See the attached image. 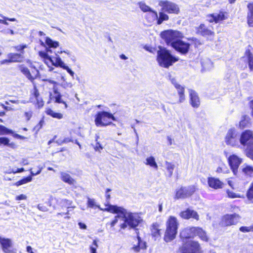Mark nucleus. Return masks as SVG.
<instances>
[{
  "label": "nucleus",
  "instance_id": "nucleus-1",
  "mask_svg": "<svg viewBox=\"0 0 253 253\" xmlns=\"http://www.w3.org/2000/svg\"><path fill=\"white\" fill-rule=\"evenodd\" d=\"M106 206L105 211L113 213L122 214L123 223L120 225L121 229H125L127 227L135 229L142 221L138 213L128 212L123 207L116 205H106Z\"/></svg>",
  "mask_w": 253,
  "mask_h": 253
},
{
  "label": "nucleus",
  "instance_id": "nucleus-2",
  "mask_svg": "<svg viewBox=\"0 0 253 253\" xmlns=\"http://www.w3.org/2000/svg\"><path fill=\"white\" fill-rule=\"evenodd\" d=\"M45 43L48 46V48L46 49V52H39V55L44 59V63L48 67L50 65L55 66L54 61L57 57H60L57 53H55L54 56L51 55L50 54L52 53V50L50 48H56L58 47L59 46V42L56 41H53L50 38L46 37Z\"/></svg>",
  "mask_w": 253,
  "mask_h": 253
},
{
  "label": "nucleus",
  "instance_id": "nucleus-3",
  "mask_svg": "<svg viewBox=\"0 0 253 253\" xmlns=\"http://www.w3.org/2000/svg\"><path fill=\"white\" fill-rule=\"evenodd\" d=\"M159 48L157 51V60L160 66L168 68L178 60L177 57L173 56L166 48L162 47Z\"/></svg>",
  "mask_w": 253,
  "mask_h": 253
},
{
  "label": "nucleus",
  "instance_id": "nucleus-4",
  "mask_svg": "<svg viewBox=\"0 0 253 253\" xmlns=\"http://www.w3.org/2000/svg\"><path fill=\"white\" fill-rule=\"evenodd\" d=\"M178 225L177 218L174 216H170L166 222V230L164 237L166 242H171L175 238Z\"/></svg>",
  "mask_w": 253,
  "mask_h": 253
},
{
  "label": "nucleus",
  "instance_id": "nucleus-5",
  "mask_svg": "<svg viewBox=\"0 0 253 253\" xmlns=\"http://www.w3.org/2000/svg\"><path fill=\"white\" fill-rule=\"evenodd\" d=\"M179 250L180 253H202L200 244L193 240H183Z\"/></svg>",
  "mask_w": 253,
  "mask_h": 253
},
{
  "label": "nucleus",
  "instance_id": "nucleus-6",
  "mask_svg": "<svg viewBox=\"0 0 253 253\" xmlns=\"http://www.w3.org/2000/svg\"><path fill=\"white\" fill-rule=\"evenodd\" d=\"M113 115L107 112H99L95 116V123L97 126H106L112 123V121H115Z\"/></svg>",
  "mask_w": 253,
  "mask_h": 253
},
{
  "label": "nucleus",
  "instance_id": "nucleus-7",
  "mask_svg": "<svg viewBox=\"0 0 253 253\" xmlns=\"http://www.w3.org/2000/svg\"><path fill=\"white\" fill-rule=\"evenodd\" d=\"M162 38L165 40L168 45L172 47V43L179 40L183 37L182 34L178 31L167 30L162 32Z\"/></svg>",
  "mask_w": 253,
  "mask_h": 253
},
{
  "label": "nucleus",
  "instance_id": "nucleus-8",
  "mask_svg": "<svg viewBox=\"0 0 253 253\" xmlns=\"http://www.w3.org/2000/svg\"><path fill=\"white\" fill-rule=\"evenodd\" d=\"M225 142L228 145L239 147L240 146V134L234 128L229 129L225 137Z\"/></svg>",
  "mask_w": 253,
  "mask_h": 253
},
{
  "label": "nucleus",
  "instance_id": "nucleus-9",
  "mask_svg": "<svg viewBox=\"0 0 253 253\" xmlns=\"http://www.w3.org/2000/svg\"><path fill=\"white\" fill-rule=\"evenodd\" d=\"M195 187L193 185H190L186 187H181L177 190L175 194V198L185 199L190 197L195 191Z\"/></svg>",
  "mask_w": 253,
  "mask_h": 253
},
{
  "label": "nucleus",
  "instance_id": "nucleus-10",
  "mask_svg": "<svg viewBox=\"0 0 253 253\" xmlns=\"http://www.w3.org/2000/svg\"><path fill=\"white\" fill-rule=\"evenodd\" d=\"M159 5L162 7V11L169 13L177 14L179 11L178 5L168 0H160Z\"/></svg>",
  "mask_w": 253,
  "mask_h": 253
},
{
  "label": "nucleus",
  "instance_id": "nucleus-11",
  "mask_svg": "<svg viewBox=\"0 0 253 253\" xmlns=\"http://www.w3.org/2000/svg\"><path fill=\"white\" fill-rule=\"evenodd\" d=\"M240 144L244 146L253 144V133L250 130H246L240 134Z\"/></svg>",
  "mask_w": 253,
  "mask_h": 253
},
{
  "label": "nucleus",
  "instance_id": "nucleus-12",
  "mask_svg": "<svg viewBox=\"0 0 253 253\" xmlns=\"http://www.w3.org/2000/svg\"><path fill=\"white\" fill-rule=\"evenodd\" d=\"M240 219V216L236 213L226 214L222 218V224L225 226L236 224Z\"/></svg>",
  "mask_w": 253,
  "mask_h": 253
},
{
  "label": "nucleus",
  "instance_id": "nucleus-13",
  "mask_svg": "<svg viewBox=\"0 0 253 253\" xmlns=\"http://www.w3.org/2000/svg\"><path fill=\"white\" fill-rule=\"evenodd\" d=\"M197 227H187L183 229L180 233V236L182 241H188L190 238H193L196 236Z\"/></svg>",
  "mask_w": 253,
  "mask_h": 253
},
{
  "label": "nucleus",
  "instance_id": "nucleus-14",
  "mask_svg": "<svg viewBox=\"0 0 253 253\" xmlns=\"http://www.w3.org/2000/svg\"><path fill=\"white\" fill-rule=\"evenodd\" d=\"M190 44L181 40L177 41L172 43V47L176 50L182 54L186 53L189 49Z\"/></svg>",
  "mask_w": 253,
  "mask_h": 253
},
{
  "label": "nucleus",
  "instance_id": "nucleus-15",
  "mask_svg": "<svg viewBox=\"0 0 253 253\" xmlns=\"http://www.w3.org/2000/svg\"><path fill=\"white\" fill-rule=\"evenodd\" d=\"M228 162L233 172L236 175L242 160L236 155H232L228 158Z\"/></svg>",
  "mask_w": 253,
  "mask_h": 253
},
{
  "label": "nucleus",
  "instance_id": "nucleus-16",
  "mask_svg": "<svg viewBox=\"0 0 253 253\" xmlns=\"http://www.w3.org/2000/svg\"><path fill=\"white\" fill-rule=\"evenodd\" d=\"M0 245L2 251L4 253H12V241L8 238L0 237Z\"/></svg>",
  "mask_w": 253,
  "mask_h": 253
},
{
  "label": "nucleus",
  "instance_id": "nucleus-17",
  "mask_svg": "<svg viewBox=\"0 0 253 253\" xmlns=\"http://www.w3.org/2000/svg\"><path fill=\"white\" fill-rule=\"evenodd\" d=\"M198 33L210 40H213L214 37V33L203 24H201L198 28Z\"/></svg>",
  "mask_w": 253,
  "mask_h": 253
},
{
  "label": "nucleus",
  "instance_id": "nucleus-18",
  "mask_svg": "<svg viewBox=\"0 0 253 253\" xmlns=\"http://www.w3.org/2000/svg\"><path fill=\"white\" fill-rule=\"evenodd\" d=\"M208 184L210 187L214 189L222 188L224 185L223 183L218 178L214 177H208Z\"/></svg>",
  "mask_w": 253,
  "mask_h": 253
},
{
  "label": "nucleus",
  "instance_id": "nucleus-19",
  "mask_svg": "<svg viewBox=\"0 0 253 253\" xmlns=\"http://www.w3.org/2000/svg\"><path fill=\"white\" fill-rule=\"evenodd\" d=\"M180 216L184 219L194 218L197 220H199V215L197 212L192 210L187 209L185 211L180 212Z\"/></svg>",
  "mask_w": 253,
  "mask_h": 253
},
{
  "label": "nucleus",
  "instance_id": "nucleus-20",
  "mask_svg": "<svg viewBox=\"0 0 253 253\" xmlns=\"http://www.w3.org/2000/svg\"><path fill=\"white\" fill-rule=\"evenodd\" d=\"M208 20L210 22H214L217 23L225 19L224 13L223 12H220L218 13H215L207 16Z\"/></svg>",
  "mask_w": 253,
  "mask_h": 253
},
{
  "label": "nucleus",
  "instance_id": "nucleus-21",
  "mask_svg": "<svg viewBox=\"0 0 253 253\" xmlns=\"http://www.w3.org/2000/svg\"><path fill=\"white\" fill-rule=\"evenodd\" d=\"M60 177L61 180L70 185H74L76 183V180L66 171H60Z\"/></svg>",
  "mask_w": 253,
  "mask_h": 253
},
{
  "label": "nucleus",
  "instance_id": "nucleus-22",
  "mask_svg": "<svg viewBox=\"0 0 253 253\" xmlns=\"http://www.w3.org/2000/svg\"><path fill=\"white\" fill-rule=\"evenodd\" d=\"M191 104L192 107L197 108L200 105V99L197 93L192 89L189 90Z\"/></svg>",
  "mask_w": 253,
  "mask_h": 253
},
{
  "label": "nucleus",
  "instance_id": "nucleus-23",
  "mask_svg": "<svg viewBox=\"0 0 253 253\" xmlns=\"http://www.w3.org/2000/svg\"><path fill=\"white\" fill-rule=\"evenodd\" d=\"M137 234V245H134L132 247V250L138 253L140 249H145L146 248V243L143 242L138 235V233L136 231Z\"/></svg>",
  "mask_w": 253,
  "mask_h": 253
},
{
  "label": "nucleus",
  "instance_id": "nucleus-24",
  "mask_svg": "<svg viewBox=\"0 0 253 253\" xmlns=\"http://www.w3.org/2000/svg\"><path fill=\"white\" fill-rule=\"evenodd\" d=\"M55 66L60 67L65 70L74 78V72L62 61L61 58L57 57L54 61Z\"/></svg>",
  "mask_w": 253,
  "mask_h": 253
},
{
  "label": "nucleus",
  "instance_id": "nucleus-25",
  "mask_svg": "<svg viewBox=\"0 0 253 253\" xmlns=\"http://www.w3.org/2000/svg\"><path fill=\"white\" fill-rule=\"evenodd\" d=\"M151 234L154 240H156L161 237L160 229H159V225L158 223H155L153 224L151 228Z\"/></svg>",
  "mask_w": 253,
  "mask_h": 253
},
{
  "label": "nucleus",
  "instance_id": "nucleus-26",
  "mask_svg": "<svg viewBox=\"0 0 253 253\" xmlns=\"http://www.w3.org/2000/svg\"><path fill=\"white\" fill-rule=\"evenodd\" d=\"M7 57L9 58L10 63L21 62L23 58V56L21 54L13 53L8 54Z\"/></svg>",
  "mask_w": 253,
  "mask_h": 253
},
{
  "label": "nucleus",
  "instance_id": "nucleus-27",
  "mask_svg": "<svg viewBox=\"0 0 253 253\" xmlns=\"http://www.w3.org/2000/svg\"><path fill=\"white\" fill-rule=\"evenodd\" d=\"M146 19L150 23H152L156 20L157 21L158 14L157 12L152 9L146 15Z\"/></svg>",
  "mask_w": 253,
  "mask_h": 253
},
{
  "label": "nucleus",
  "instance_id": "nucleus-28",
  "mask_svg": "<svg viewBox=\"0 0 253 253\" xmlns=\"http://www.w3.org/2000/svg\"><path fill=\"white\" fill-rule=\"evenodd\" d=\"M177 91L178 94L179 95V103H181L185 100V95H184V87L178 84L175 87Z\"/></svg>",
  "mask_w": 253,
  "mask_h": 253
},
{
  "label": "nucleus",
  "instance_id": "nucleus-29",
  "mask_svg": "<svg viewBox=\"0 0 253 253\" xmlns=\"http://www.w3.org/2000/svg\"><path fill=\"white\" fill-rule=\"evenodd\" d=\"M144 163L145 165L149 166L155 170H157L158 169V166L155 161V159L153 156L147 158Z\"/></svg>",
  "mask_w": 253,
  "mask_h": 253
},
{
  "label": "nucleus",
  "instance_id": "nucleus-30",
  "mask_svg": "<svg viewBox=\"0 0 253 253\" xmlns=\"http://www.w3.org/2000/svg\"><path fill=\"white\" fill-rule=\"evenodd\" d=\"M87 207L90 208H92V209L98 208V209H99L101 211H105V209L106 208H105L104 209H103L101 208L100 207V206L98 205L97 204L95 200L94 199H91V198L88 197L87 198Z\"/></svg>",
  "mask_w": 253,
  "mask_h": 253
},
{
  "label": "nucleus",
  "instance_id": "nucleus-31",
  "mask_svg": "<svg viewBox=\"0 0 253 253\" xmlns=\"http://www.w3.org/2000/svg\"><path fill=\"white\" fill-rule=\"evenodd\" d=\"M196 236H198L203 241H208V240L206 233L201 228L197 227Z\"/></svg>",
  "mask_w": 253,
  "mask_h": 253
},
{
  "label": "nucleus",
  "instance_id": "nucleus-32",
  "mask_svg": "<svg viewBox=\"0 0 253 253\" xmlns=\"http://www.w3.org/2000/svg\"><path fill=\"white\" fill-rule=\"evenodd\" d=\"M20 70L21 72L25 75V76L30 80L33 81L35 79V78H34L31 74L30 71L29 69L22 65L20 66Z\"/></svg>",
  "mask_w": 253,
  "mask_h": 253
},
{
  "label": "nucleus",
  "instance_id": "nucleus-33",
  "mask_svg": "<svg viewBox=\"0 0 253 253\" xmlns=\"http://www.w3.org/2000/svg\"><path fill=\"white\" fill-rule=\"evenodd\" d=\"M45 112L47 115H49L54 118L61 119L63 118V115L62 114L55 112L50 108L47 109Z\"/></svg>",
  "mask_w": 253,
  "mask_h": 253
},
{
  "label": "nucleus",
  "instance_id": "nucleus-34",
  "mask_svg": "<svg viewBox=\"0 0 253 253\" xmlns=\"http://www.w3.org/2000/svg\"><path fill=\"white\" fill-rule=\"evenodd\" d=\"M165 167L168 171L169 176L171 177L173 174V171L175 168L174 165L166 161L165 163Z\"/></svg>",
  "mask_w": 253,
  "mask_h": 253
},
{
  "label": "nucleus",
  "instance_id": "nucleus-35",
  "mask_svg": "<svg viewBox=\"0 0 253 253\" xmlns=\"http://www.w3.org/2000/svg\"><path fill=\"white\" fill-rule=\"evenodd\" d=\"M34 96L36 98L38 107H42L43 106L44 103L42 98L40 97L39 93L37 89H35L34 91Z\"/></svg>",
  "mask_w": 253,
  "mask_h": 253
},
{
  "label": "nucleus",
  "instance_id": "nucleus-36",
  "mask_svg": "<svg viewBox=\"0 0 253 253\" xmlns=\"http://www.w3.org/2000/svg\"><path fill=\"white\" fill-rule=\"evenodd\" d=\"M203 68L205 70L211 69L212 67V63L211 60L207 59L201 62Z\"/></svg>",
  "mask_w": 253,
  "mask_h": 253
},
{
  "label": "nucleus",
  "instance_id": "nucleus-37",
  "mask_svg": "<svg viewBox=\"0 0 253 253\" xmlns=\"http://www.w3.org/2000/svg\"><path fill=\"white\" fill-rule=\"evenodd\" d=\"M32 180V177L31 176H28L27 177H24L22 179L17 181L16 183L14 184V185L17 186H20L21 185L29 183Z\"/></svg>",
  "mask_w": 253,
  "mask_h": 253
},
{
  "label": "nucleus",
  "instance_id": "nucleus-38",
  "mask_svg": "<svg viewBox=\"0 0 253 253\" xmlns=\"http://www.w3.org/2000/svg\"><path fill=\"white\" fill-rule=\"evenodd\" d=\"M72 202L67 199H62L59 202V204L61 207L67 208V209H74L75 206L70 207L72 205Z\"/></svg>",
  "mask_w": 253,
  "mask_h": 253
},
{
  "label": "nucleus",
  "instance_id": "nucleus-39",
  "mask_svg": "<svg viewBox=\"0 0 253 253\" xmlns=\"http://www.w3.org/2000/svg\"><path fill=\"white\" fill-rule=\"evenodd\" d=\"M243 172L247 176H253V168L250 166H246L242 169Z\"/></svg>",
  "mask_w": 253,
  "mask_h": 253
},
{
  "label": "nucleus",
  "instance_id": "nucleus-40",
  "mask_svg": "<svg viewBox=\"0 0 253 253\" xmlns=\"http://www.w3.org/2000/svg\"><path fill=\"white\" fill-rule=\"evenodd\" d=\"M246 55L248 59L249 66L251 70H253V56L250 50L246 51Z\"/></svg>",
  "mask_w": 253,
  "mask_h": 253
},
{
  "label": "nucleus",
  "instance_id": "nucleus-41",
  "mask_svg": "<svg viewBox=\"0 0 253 253\" xmlns=\"http://www.w3.org/2000/svg\"><path fill=\"white\" fill-rule=\"evenodd\" d=\"M169 19V16L167 14L164 12H160L159 18H158L157 23L158 25L162 24L163 21L167 20Z\"/></svg>",
  "mask_w": 253,
  "mask_h": 253
},
{
  "label": "nucleus",
  "instance_id": "nucleus-42",
  "mask_svg": "<svg viewBox=\"0 0 253 253\" xmlns=\"http://www.w3.org/2000/svg\"><path fill=\"white\" fill-rule=\"evenodd\" d=\"M247 196L248 200L253 203V181L251 183L250 189L247 192Z\"/></svg>",
  "mask_w": 253,
  "mask_h": 253
},
{
  "label": "nucleus",
  "instance_id": "nucleus-43",
  "mask_svg": "<svg viewBox=\"0 0 253 253\" xmlns=\"http://www.w3.org/2000/svg\"><path fill=\"white\" fill-rule=\"evenodd\" d=\"M62 95L61 93L55 94V102L58 103H63L65 105V108H67V105L65 101L61 99Z\"/></svg>",
  "mask_w": 253,
  "mask_h": 253
},
{
  "label": "nucleus",
  "instance_id": "nucleus-44",
  "mask_svg": "<svg viewBox=\"0 0 253 253\" xmlns=\"http://www.w3.org/2000/svg\"><path fill=\"white\" fill-rule=\"evenodd\" d=\"M139 5L140 8L143 12H149L150 10H152V9L149 6L146 5V4L144 2H139Z\"/></svg>",
  "mask_w": 253,
  "mask_h": 253
},
{
  "label": "nucleus",
  "instance_id": "nucleus-45",
  "mask_svg": "<svg viewBox=\"0 0 253 253\" xmlns=\"http://www.w3.org/2000/svg\"><path fill=\"white\" fill-rule=\"evenodd\" d=\"M12 131L8 129L4 126L0 125V135H3L5 134L11 133Z\"/></svg>",
  "mask_w": 253,
  "mask_h": 253
},
{
  "label": "nucleus",
  "instance_id": "nucleus-46",
  "mask_svg": "<svg viewBox=\"0 0 253 253\" xmlns=\"http://www.w3.org/2000/svg\"><path fill=\"white\" fill-rule=\"evenodd\" d=\"M249 124V121L248 119H246L244 118L243 119H242L239 123V127L241 128H244L246 127H247L248 126V125Z\"/></svg>",
  "mask_w": 253,
  "mask_h": 253
},
{
  "label": "nucleus",
  "instance_id": "nucleus-47",
  "mask_svg": "<svg viewBox=\"0 0 253 253\" xmlns=\"http://www.w3.org/2000/svg\"><path fill=\"white\" fill-rule=\"evenodd\" d=\"M99 138V136L98 135H96L95 136V140L96 141V144L94 147V148L95 151H100L101 150L103 149V147L100 144L99 142L97 141L98 139Z\"/></svg>",
  "mask_w": 253,
  "mask_h": 253
},
{
  "label": "nucleus",
  "instance_id": "nucleus-48",
  "mask_svg": "<svg viewBox=\"0 0 253 253\" xmlns=\"http://www.w3.org/2000/svg\"><path fill=\"white\" fill-rule=\"evenodd\" d=\"M247 153L248 157L253 159V144L247 146Z\"/></svg>",
  "mask_w": 253,
  "mask_h": 253
},
{
  "label": "nucleus",
  "instance_id": "nucleus-49",
  "mask_svg": "<svg viewBox=\"0 0 253 253\" xmlns=\"http://www.w3.org/2000/svg\"><path fill=\"white\" fill-rule=\"evenodd\" d=\"M118 215L115 216V218L109 223L111 226V227H113L116 223L118 222L119 218H122V214L117 213Z\"/></svg>",
  "mask_w": 253,
  "mask_h": 253
},
{
  "label": "nucleus",
  "instance_id": "nucleus-50",
  "mask_svg": "<svg viewBox=\"0 0 253 253\" xmlns=\"http://www.w3.org/2000/svg\"><path fill=\"white\" fill-rule=\"evenodd\" d=\"M253 229V226H242L239 228V230L243 233L249 232Z\"/></svg>",
  "mask_w": 253,
  "mask_h": 253
},
{
  "label": "nucleus",
  "instance_id": "nucleus-51",
  "mask_svg": "<svg viewBox=\"0 0 253 253\" xmlns=\"http://www.w3.org/2000/svg\"><path fill=\"white\" fill-rule=\"evenodd\" d=\"M98 247L97 241L94 240L93 242L92 246L90 247V250L91 253H97L96 248Z\"/></svg>",
  "mask_w": 253,
  "mask_h": 253
},
{
  "label": "nucleus",
  "instance_id": "nucleus-52",
  "mask_svg": "<svg viewBox=\"0 0 253 253\" xmlns=\"http://www.w3.org/2000/svg\"><path fill=\"white\" fill-rule=\"evenodd\" d=\"M227 194L228 197L230 198H235L241 197L239 195L235 193L234 192L231 191L229 190H227Z\"/></svg>",
  "mask_w": 253,
  "mask_h": 253
},
{
  "label": "nucleus",
  "instance_id": "nucleus-53",
  "mask_svg": "<svg viewBox=\"0 0 253 253\" xmlns=\"http://www.w3.org/2000/svg\"><path fill=\"white\" fill-rule=\"evenodd\" d=\"M59 85L65 89L71 88L72 86V84L71 83H68L66 81L63 82Z\"/></svg>",
  "mask_w": 253,
  "mask_h": 253
},
{
  "label": "nucleus",
  "instance_id": "nucleus-54",
  "mask_svg": "<svg viewBox=\"0 0 253 253\" xmlns=\"http://www.w3.org/2000/svg\"><path fill=\"white\" fill-rule=\"evenodd\" d=\"M9 140L6 137H0V145L3 144L4 145H9Z\"/></svg>",
  "mask_w": 253,
  "mask_h": 253
},
{
  "label": "nucleus",
  "instance_id": "nucleus-55",
  "mask_svg": "<svg viewBox=\"0 0 253 253\" xmlns=\"http://www.w3.org/2000/svg\"><path fill=\"white\" fill-rule=\"evenodd\" d=\"M44 123V121L43 120H42L40 121L38 124H37L35 127H34V130H35L37 132L39 131V130L42 127L43 124Z\"/></svg>",
  "mask_w": 253,
  "mask_h": 253
},
{
  "label": "nucleus",
  "instance_id": "nucleus-56",
  "mask_svg": "<svg viewBox=\"0 0 253 253\" xmlns=\"http://www.w3.org/2000/svg\"><path fill=\"white\" fill-rule=\"evenodd\" d=\"M248 24L250 27H253V15H247Z\"/></svg>",
  "mask_w": 253,
  "mask_h": 253
},
{
  "label": "nucleus",
  "instance_id": "nucleus-57",
  "mask_svg": "<svg viewBox=\"0 0 253 253\" xmlns=\"http://www.w3.org/2000/svg\"><path fill=\"white\" fill-rule=\"evenodd\" d=\"M247 7L248 9L247 15H253V3H249Z\"/></svg>",
  "mask_w": 253,
  "mask_h": 253
},
{
  "label": "nucleus",
  "instance_id": "nucleus-58",
  "mask_svg": "<svg viewBox=\"0 0 253 253\" xmlns=\"http://www.w3.org/2000/svg\"><path fill=\"white\" fill-rule=\"evenodd\" d=\"M169 80L170 81L171 84L175 87L179 84L177 82L176 79L173 77L171 75L169 76Z\"/></svg>",
  "mask_w": 253,
  "mask_h": 253
},
{
  "label": "nucleus",
  "instance_id": "nucleus-59",
  "mask_svg": "<svg viewBox=\"0 0 253 253\" xmlns=\"http://www.w3.org/2000/svg\"><path fill=\"white\" fill-rule=\"evenodd\" d=\"M33 115V112L31 111H29L28 112H26L24 114V116L26 118L27 121H29L32 117Z\"/></svg>",
  "mask_w": 253,
  "mask_h": 253
},
{
  "label": "nucleus",
  "instance_id": "nucleus-60",
  "mask_svg": "<svg viewBox=\"0 0 253 253\" xmlns=\"http://www.w3.org/2000/svg\"><path fill=\"white\" fill-rule=\"evenodd\" d=\"M27 47V45L26 44L24 45H19L15 47V49L17 51H22L24 48ZM22 53H23V51L21 52Z\"/></svg>",
  "mask_w": 253,
  "mask_h": 253
},
{
  "label": "nucleus",
  "instance_id": "nucleus-61",
  "mask_svg": "<svg viewBox=\"0 0 253 253\" xmlns=\"http://www.w3.org/2000/svg\"><path fill=\"white\" fill-rule=\"evenodd\" d=\"M38 208L39 210L42 211H46L48 210V209L46 207L41 204H39L38 205Z\"/></svg>",
  "mask_w": 253,
  "mask_h": 253
},
{
  "label": "nucleus",
  "instance_id": "nucleus-62",
  "mask_svg": "<svg viewBox=\"0 0 253 253\" xmlns=\"http://www.w3.org/2000/svg\"><path fill=\"white\" fill-rule=\"evenodd\" d=\"M30 173H31V175L32 177V176H35V175H37L39 174H40L41 172V171H42V169L41 168H40L37 171V172H34L32 169H30Z\"/></svg>",
  "mask_w": 253,
  "mask_h": 253
},
{
  "label": "nucleus",
  "instance_id": "nucleus-63",
  "mask_svg": "<svg viewBox=\"0 0 253 253\" xmlns=\"http://www.w3.org/2000/svg\"><path fill=\"white\" fill-rule=\"evenodd\" d=\"M27 197L24 194H21L16 197V200H26Z\"/></svg>",
  "mask_w": 253,
  "mask_h": 253
},
{
  "label": "nucleus",
  "instance_id": "nucleus-64",
  "mask_svg": "<svg viewBox=\"0 0 253 253\" xmlns=\"http://www.w3.org/2000/svg\"><path fill=\"white\" fill-rule=\"evenodd\" d=\"M20 164L22 166H25L29 164V162L26 159H22L20 163Z\"/></svg>",
  "mask_w": 253,
  "mask_h": 253
}]
</instances>
